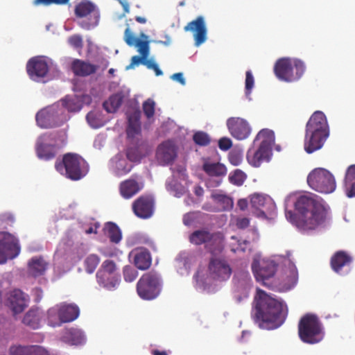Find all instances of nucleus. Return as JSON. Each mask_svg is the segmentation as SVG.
Wrapping results in <instances>:
<instances>
[{"instance_id":"43","label":"nucleus","mask_w":355,"mask_h":355,"mask_svg":"<svg viewBox=\"0 0 355 355\" xmlns=\"http://www.w3.org/2000/svg\"><path fill=\"white\" fill-rule=\"evenodd\" d=\"M46 268L47 263L42 257H33L28 262V272L33 276L43 275Z\"/></svg>"},{"instance_id":"5","label":"nucleus","mask_w":355,"mask_h":355,"mask_svg":"<svg viewBox=\"0 0 355 355\" xmlns=\"http://www.w3.org/2000/svg\"><path fill=\"white\" fill-rule=\"evenodd\" d=\"M232 272L229 263L224 259L212 258L209 264L208 275L205 277L201 272L196 275V287L200 291L213 293L216 289L214 282H225Z\"/></svg>"},{"instance_id":"21","label":"nucleus","mask_w":355,"mask_h":355,"mask_svg":"<svg viewBox=\"0 0 355 355\" xmlns=\"http://www.w3.org/2000/svg\"><path fill=\"white\" fill-rule=\"evenodd\" d=\"M171 170L173 176L166 181V187L167 191L173 196L180 198L187 193V189L182 185V182H178L177 179H180L181 182H184L185 184L187 183L186 169L184 166H178L176 168H171Z\"/></svg>"},{"instance_id":"41","label":"nucleus","mask_w":355,"mask_h":355,"mask_svg":"<svg viewBox=\"0 0 355 355\" xmlns=\"http://www.w3.org/2000/svg\"><path fill=\"white\" fill-rule=\"evenodd\" d=\"M42 313L38 309H31L23 318V323L33 329H39L41 326Z\"/></svg>"},{"instance_id":"27","label":"nucleus","mask_w":355,"mask_h":355,"mask_svg":"<svg viewBox=\"0 0 355 355\" xmlns=\"http://www.w3.org/2000/svg\"><path fill=\"white\" fill-rule=\"evenodd\" d=\"M8 300L14 313H19L28 306L29 297L21 290L15 289L10 293Z\"/></svg>"},{"instance_id":"8","label":"nucleus","mask_w":355,"mask_h":355,"mask_svg":"<svg viewBox=\"0 0 355 355\" xmlns=\"http://www.w3.org/2000/svg\"><path fill=\"white\" fill-rule=\"evenodd\" d=\"M305 71L303 62L295 58L279 59L274 67V72L278 79L285 82L298 80Z\"/></svg>"},{"instance_id":"29","label":"nucleus","mask_w":355,"mask_h":355,"mask_svg":"<svg viewBox=\"0 0 355 355\" xmlns=\"http://www.w3.org/2000/svg\"><path fill=\"white\" fill-rule=\"evenodd\" d=\"M203 170L210 177H216L218 179L214 181V184L211 182H208L209 187H218L221 183V177L225 175L227 173V168L225 165L220 163H215L211 162H206L203 164Z\"/></svg>"},{"instance_id":"63","label":"nucleus","mask_w":355,"mask_h":355,"mask_svg":"<svg viewBox=\"0 0 355 355\" xmlns=\"http://www.w3.org/2000/svg\"><path fill=\"white\" fill-rule=\"evenodd\" d=\"M171 79H172L174 81L178 82L182 85H186V80H185V79L184 78V75L181 72L173 74L171 76Z\"/></svg>"},{"instance_id":"20","label":"nucleus","mask_w":355,"mask_h":355,"mask_svg":"<svg viewBox=\"0 0 355 355\" xmlns=\"http://www.w3.org/2000/svg\"><path fill=\"white\" fill-rule=\"evenodd\" d=\"M178 146L173 140H166L157 147L155 160L159 165L169 166L176 159Z\"/></svg>"},{"instance_id":"40","label":"nucleus","mask_w":355,"mask_h":355,"mask_svg":"<svg viewBox=\"0 0 355 355\" xmlns=\"http://www.w3.org/2000/svg\"><path fill=\"white\" fill-rule=\"evenodd\" d=\"M73 240L72 236H67L59 243L57 250L55 253L54 259L55 261L62 257L69 255L73 250Z\"/></svg>"},{"instance_id":"28","label":"nucleus","mask_w":355,"mask_h":355,"mask_svg":"<svg viewBox=\"0 0 355 355\" xmlns=\"http://www.w3.org/2000/svg\"><path fill=\"white\" fill-rule=\"evenodd\" d=\"M89 97L88 96H67L60 103V107H63L65 113L67 112H78L81 110L84 103H89Z\"/></svg>"},{"instance_id":"25","label":"nucleus","mask_w":355,"mask_h":355,"mask_svg":"<svg viewBox=\"0 0 355 355\" xmlns=\"http://www.w3.org/2000/svg\"><path fill=\"white\" fill-rule=\"evenodd\" d=\"M235 295L234 297L238 302L242 299L248 297L249 291L252 288V279L248 272H242L236 275L235 277Z\"/></svg>"},{"instance_id":"17","label":"nucleus","mask_w":355,"mask_h":355,"mask_svg":"<svg viewBox=\"0 0 355 355\" xmlns=\"http://www.w3.org/2000/svg\"><path fill=\"white\" fill-rule=\"evenodd\" d=\"M51 60L44 56H36L29 60L26 64L30 78L35 82L45 83L48 78Z\"/></svg>"},{"instance_id":"50","label":"nucleus","mask_w":355,"mask_h":355,"mask_svg":"<svg viewBox=\"0 0 355 355\" xmlns=\"http://www.w3.org/2000/svg\"><path fill=\"white\" fill-rule=\"evenodd\" d=\"M231 250L234 252H244L249 245V242L246 240L241 241L237 237L233 236L231 237L230 243Z\"/></svg>"},{"instance_id":"6","label":"nucleus","mask_w":355,"mask_h":355,"mask_svg":"<svg viewBox=\"0 0 355 355\" xmlns=\"http://www.w3.org/2000/svg\"><path fill=\"white\" fill-rule=\"evenodd\" d=\"M140 39L135 37L132 32L129 28H126L125 31L124 40L129 46H135L137 48V51L141 54V57L135 55L131 59L130 64L125 67L126 70H129L135 68L136 66L142 64L147 67L150 69H153L156 76L162 75V70L159 68L158 64L155 62L154 59H148L149 55V42L148 36L141 33L140 34Z\"/></svg>"},{"instance_id":"1","label":"nucleus","mask_w":355,"mask_h":355,"mask_svg":"<svg viewBox=\"0 0 355 355\" xmlns=\"http://www.w3.org/2000/svg\"><path fill=\"white\" fill-rule=\"evenodd\" d=\"M286 218L301 232L322 227L328 219L329 207L308 194L292 193L285 200Z\"/></svg>"},{"instance_id":"44","label":"nucleus","mask_w":355,"mask_h":355,"mask_svg":"<svg viewBox=\"0 0 355 355\" xmlns=\"http://www.w3.org/2000/svg\"><path fill=\"white\" fill-rule=\"evenodd\" d=\"M128 125L127 128V135L129 139H137V137L140 132V123L139 120V114L134 113L128 116Z\"/></svg>"},{"instance_id":"47","label":"nucleus","mask_w":355,"mask_h":355,"mask_svg":"<svg viewBox=\"0 0 355 355\" xmlns=\"http://www.w3.org/2000/svg\"><path fill=\"white\" fill-rule=\"evenodd\" d=\"M62 315L60 311V307L58 304L51 307L47 311V320L49 325L55 327L60 326L62 323H64L62 319Z\"/></svg>"},{"instance_id":"32","label":"nucleus","mask_w":355,"mask_h":355,"mask_svg":"<svg viewBox=\"0 0 355 355\" xmlns=\"http://www.w3.org/2000/svg\"><path fill=\"white\" fill-rule=\"evenodd\" d=\"M144 187L141 180L130 178L121 182L119 191L121 196L129 199L136 195Z\"/></svg>"},{"instance_id":"39","label":"nucleus","mask_w":355,"mask_h":355,"mask_svg":"<svg viewBox=\"0 0 355 355\" xmlns=\"http://www.w3.org/2000/svg\"><path fill=\"white\" fill-rule=\"evenodd\" d=\"M344 190L348 198L355 197V164L349 166L346 171Z\"/></svg>"},{"instance_id":"58","label":"nucleus","mask_w":355,"mask_h":355,"mask_svg":"<svg viewBox=\"0 0 355 355\" xmlns=\"http://www.w3.org/2000/svg\"><path fill=\"white\" fill-rule=\"evenodd\" d=\"M69 44L73 48L80 49L83 47V38L80 35H73L68 38Z\"/></svg>"},{"instance_id":"53","label":"nucleus","mask_w":355,"mask_h":355,"mask_svg":"<svg viewBox=\"0 0 355 355\" xmlns=\"http://www.w3.org/2000/svg\"><path fill=\"white\" fill-rule=\"evenodd\" d=\"M254 85V78L251 71H247L245 80V91L246 97L250 100V94Z\"/></svg>"},{"instance_id":"36","label":"nucleus","mask_w":355,"mask_h":355,"mask_svg":"<svg viewBox=\"0 0 355 355\" xmlns=\"http://www.w3.org/2000/svg\"><path fill=\"white\" fill-rule=\"evenodd\" d=\"M62 339L68 344L78 345L85 343L86 336L81 329L71 328L64 331Z\"/></svg>"},{"instance_id":"51","label":"nucleus","mask_w":355,"mask_h":355,"mask_svg":"<svg viewBox=\"0 0 355 355\" xmlns=\"http://www.w3.org/2000/svg\"><path fill=\"white\" fill-rule=\"evenodd\" d=\"M230 182L236 186H241L246 179V175L240 169H236L229 175Z\"/></svg>"},{"instance_id":"15","label":"nucleus","mask_w":355,"mask_h":355,"mask_svg":"<svg viewBox=\"0 0 355 355\" xmlns=\"http://www.w3.org/2000/svg\"><path fill=\"white\" fill-rule=\"evenodd\" d=\"M75 14L83 19L78 24L84 29L89 30L96 27L99 22L100 12L96 6L92 2L83 0L75 8Z\"/></svg>"},{"instance_id":"12","label":"nucleus","mask_w":355,"mask_h":355,"mask_svg":"<svg viewBox=\"0 0 355 355\" xmlns=\"http://www.w3.org/2000/svg\"><path fill=\"white\" fill-rule=\"evenodd\" d=\"M307 183L312 189L322 193H333L336 188L334 175L323 168L311 171L307 177Z\"/></svg>"},{"instance_id":"64","label":"nucleus","mask_w":355,"mask_h":355,"mask_svg":"<svg viewBox=\"0 0 355 355\" xmlns=\"http://www.w3.org/2000/svg\"><path fill=\"white\" fill-rule=\"evenodd\" d=\"M195 218L194 214L189 213L184 216L183 217V223L185 225L189 226L191 225L193 222Z\"/></svg>"},{"instance_id":"16","label":"nucleus","mask_w":355,"mask_h":355,"mask_svg":"<svg viewBox=\"0 0 355 355\" xmlns=\"http://www.w3.org/2000/svg\"><path fill=\"white\" fill-rule=\"evenodd\" d=\"M189 241L195 245L205 243L206 248L213 254L220 253L223 249V239L220 234H210L205 230H197L189 236Z\"/></svg>"},{"instance_id":"7","label":"nucleus","mask_w":355,"mask_h":355,"mask_svg":"<svg viewBox=\"0 0 355 355\" xmlns=\"http://www.w3.org/2000/svg\"><path fill=\"white\" fill-rule=\"evenodd\" d=\"M55 169L61 175L73 180H78L88 172V164L76 154L68 153L64 155L61 162H56Z\"/></svg>"},{"instance_id":"14","label":"nucleus","mask_w":355,"mask_h":355,"mask_svg":"<svg viewBox=\"0 0 355 355\" xmlns=\"http://www.w3.org/2000/svg\"><path fill=\"white\" fill-rule=\"evenodd\" d=\"M253 214L257 218L272 220L276 216V205L268 195L255 193L249 196Z\"/></svg>"},{"instance_id":"42","label":"nucleus","mask_w":355,"mask_h":355,"mask_svg":"<svg viewBox=\"0 0 355 355\" xmlns=\"http://www.w3.org/2000/svg\"><path fill=\"white\" fill-rule=\"evenodd\" d=\"M257 140L261 141L259 148L263 150H268L271 153L272 145L275 143V134L273 131L268 129L261 130L256 137L255 141Z\"/></svg>"},{"instance_id":"35","label":"nucleus","mask_w":355,"mask_h":355,"mask_svg":"<svg viewBox=\"0 0 355 355\" xmlns=\"http://www.w3.org/2000/svg\"><path fill=\"white\" fill-rule=\"evenodd\" d=\"M130 257L133 259L135 265L140 270H146L151 264L150 254L145 249L132 250L130 254Z\"/></svg>"},{"instance_id":"13","label":"nucleus","mask_w":355,"mask_h":355,"mask_svg":"<svg viewBox=\"0 0 355 355\" xmlns=\"http://www.w3.org/2000/svg\"><path fill=\"white\" fill-rule=\"evenodd\" d=\"M162 282L158 274L149 272L144 274L137 284L139 296L146 300L155 299L160 293Z\"/></svg>"},{"instance_id":"33","label":"nucleus","mask_w":355,"mask_h":355,"mask_svg":"<svg viewBox=\"0 0 355 355\" xmlns=\"http://www.w3.org/2000/svg\"><path fill=\"white\" fill-rule=\"evenodd\" d=\"M195 257L187 252H182L175 259L177 271L181 275L189 274L191 265L195 262Z\"/></svg>"},{"instance_id":"61","label":"nucleus","mask_w":355,"mask_h":355,"mask_svg":"<svg viewBox=\"0 0 355 355\" xmlns=\"http://www.w3.org/2000/svg\"><path fill=\"white\" fill-rule=\"evenodd\" d=\"M232 146V141L230 138L223 137L218 141V147L220 150L226 151Z\"/></svg>"},{"instance_id":"55","label":"nucleus","mask_w":355,"mask_h":355,"mask_svg":"<svg viewBox=\"0 0 355 355\" xmlns=\"http://www.w3.org/2000/svg\"><path fill=\"white\" fill-rule=\"evenodd\" d=\"M138 276V272L133 267L126 266L123 268V277L125 282H132Z\"/></svg>"},{"instance_id":"54","label":"nucleus","mask_w":355,"mask_h":355,"mask_svg":"<svg viewBox=\"0 0 355 355\" xmlns=\"http://www.w3.org/2000/svg\"><path fill=\"white\" fill-rule=\"evenodd\" d=\"M229 160L234 166L239 165L243 160V150L241 149H233L229 153Z\"/></svg>"},{"instance_id":"24","label":"nucleus","mask_w":355,"mask_h":355,"mask_svg":"<svg viewBox=\"0 0 355 355\" xmlns=\"http://www.w3.org/2000/svg\"><path fill=\"white\" fill-rule=\"evenodd\" d=\"M184 30L193 33L196 46H200L207 40V30L205 18L202 16H199L195 20L188 23Z\"/></svg>"},{"instance_id":"48","label":"nucleus","mask_w":355,"mask_h":355,"mask_svg":"<svg viewBox=\"0 0 355 355\" xmlns=\"http://www.w3.org/2000/svg\"><path fill=\"white\" fill-rule=\"evenodd\" d=\"M103 232L112 242L118 243L122 238L119 228L113 223H107L103 229Z\"/></svg>"},{"instance_id":"45","label":"nucleus","mask_w":355,"mask_h":355,"mask_svg":"<svg viewBox=\"0 0 355 355\" xmlns=\"http://www.w3.org/2000/svg\"><path fill=\"white\" fill-rule=\"evenodd\" d=\"M71 68L76 75L82 76H88L96 71L94 65L80 60H75L72 62Z\"/></svg>"},{"instance_id":"59","label":"nucleus","mask_w":355,"mask_h":355,"mask_svg":"<svg viewBox=\"0 0 355 355\" xmlns=\"http://www.w3.org/2000/svg\"><path fill=\"white\" fill-rule=\"evenodd\" d=\"M14 222V218L11 214L5 213L0 214V227H6Z\"/></svg>"},{"instance_id":"3","label":"nucleus","mask_w":355,"mask_h":355,"mask_svg":"<svg viewBox=\"0 0 355 355\" xmlns=\"http://www.w3.org/2000/svg\"><path fill=\"white\" fill-rule=\"evenodd\" d=\"M254 319L261 328L273 329L280 327L285 321L288 309L286 304L272 295L257 289L254 297Z\"/></svg>"},{"instance_id":"56","label":"nucleus","mask_w":355,"mask_h":355,"mask_svg":"<svg viewBox=\"0 0 355 355\" xmlns=\"http://www.w3.org/2000/svg\"><path fill=\"white\" fill-rule=\"evenodd\" d=\"M155 103L152 99H148L143 103V110L148 119L153 116L155 113Z\"/></svg>"},{"instance_id":"57","label":"nucleus","mask_w":355,"mask_h":355,"mask_svg":"<svg viewBox=\"0 0 355 355\" xmlns=\"http://www.w3.org/2000/svg\"><path fill=\"white\" fill-rule=\"evenodd\" d=\"M193 140L196 144L200 146H206L209 143L208 135L204 132H197L193 135Z\"/></svg>"},{"instance_id":"38","label":"nucleus","mask_w":355,"mask_h":355,"mask_svg":"<svg viewBox=\"0 0 355 355\" xmlns=\"http://www.w3.org/2000/svg\"><path fill=\"white\" fill-rule=\"evenodd\" d=\"M58 306L62 315V319L64 322H72L79 316L80 311L76 304L60 303Z\"/></svg>"},{"instance_id":"10","label":"nucleus","mask_w":355,"mask_h":355,"mask_svg":"<svg viewBox=\"0 0 355 355\" xmlns=\"http://www.w3.org/2000/svg\"><path fill=\"white\" fill-rule=\"evenodd\" d=\"M299 336L306 343L315 344L321 341L324 336L322 325L318 318L312 314H306L300 321Z\"/></svg>"},{"instance_id":"49","label":"nucleus","mask_w":355,"mask_h":355,"mask_svg":"<svg viewBox=\"0 0 355 355\" xmlns=\"http://www.w3.org/2000/svg\"><path fill=\"white\" fill-rule=\"evenodd\" d=\"M123 96L117 93L111 96L107 101L103 103L105 110L109 113L115 112L121 104Z\"/></svg>"},{"instance_id":"62","label":"nucleus","mask_w":355,"mask_h":355,"mask_svg":"<svg viewBox=\"0 0 355 355\" xmlns=\"http://www.w3.org/2000/svg\"><path fill=\"white\" fill-rule=\"evenodd\" d=\"M250 224V220L248 218H238L236 225L239 228L243 229L247 227Z\"/></svg>"},{"instance_id":"37","label":"nucleus","mask_w":355,"mask_h":355,"mask_svg":"<svg viewBox=\"0 0 355 355\" xmlns=\"http://www.w3.org/2000/svg\"><path fill=\"white\" fill-rule=\"evenodd\" d=\"M211 198L218 205V211H229L233 208V199L225 194L223 191H215L212 193Z\"/></svg>"},{"instance_id":"52","label":"nucleus","mask_w":355,"mask_h":355,"mask_svg":"<svg viewBox=\"0 0 355 355\" xmlns=\"http://www.w3.org/2000/svg\"><path fill=\"white\" fill-rule=\"evenodd\" d=\"M99 258L95 254H90L85 261V269L88 273H92L99 263Z\"/></svg>"},{"instance_id":"26","label":"nucleus","mask_w":355,"mask_h":355,"mask_svg":"<svg viewBox=\"0 0 355 355\" xmlns=\"http://www.w3.org/2000/svg\"><path fill=\"white\" fill-rule=\"evenodd\" d=\"M154 201L150 196H141L132 205L135 214L139 218H148L153 214Z\"/></svg>"},{"instance_id":"9","label":"nucleus","mask_w":355,"mask_h":355,"mask_svg":"<svg viewBox=\"0 0 355 355\" xmlns=\"http://www.w3.org/2000/svg\"><path fill=\"white\" fill-rule=\"evenodd\" d=\"M143 155L141 153V147L128 148L127 153H118L109 161V170L114 175L121 177L128 173L132 168V162H139Z\"/></svg>"},{"instance_id":"46","label":"nucleus","mask_w":355,"mask_h":355,"mask_svg":"<svg viewBox=\"0 0 355 355\" xmlns=\"http://www.w3.org/2000/svg\"><path fill=\"white\" fill-rule=\"evenodd\" d=\"M86 120L89 125L92 128H99L105 123V119L102 112L97 110L89 112L86 116Z\"/></svg>"},{"instance_id":"2","label":"nucleus","mask_w":355,"mask_h":355,"mask_svg":"<svg viewBox=\"0 0 355 355\" xmlns=\"http://www.w3.org/2000/svg\"><path fill=\"white\" fill-rule=\"evenodd\" d=\"M252 269L258 282L272 289L285 291L297 281V270L289 257L277 255L273 259H254Z\"/></svg>"},{"instance_id":"19","label":"nucleus","mask_w":355,"mask_h":355,"mask_svg":"<svg viewBox=\"0 0 355 355\" xmlns=\"http://www.w3.org/2000/svg\"><path fill=\"white\" fill-rule=\"evenodd\" d=\"M20 252L18 240L8 232H0V264L15 258Z\"/></svg>"},{"instance_id":"30","label":"nucleus","mask_w":355,"mask_h":355,"mask_svg":"<svg viewBox=\"0 0 355 355\" xmlns=\"http://www.w3.org/2000/svg\"><path fill=\"white\" fill-rule=\"evenodd\" d=\"M10 355H51L44 347L37 345H15L10 348Z\"/></svg>"},{"instance_id":"60","label":"nucleus","mask_w":355,"mask_h":355,"mask_svg":"<svg viewBox=\"0 0 355 355\" xmlns=\"http://www.w3.org/2000/svg\"><path fill=\"white\" fill-rule=\"evenodd\" d=\"M69 0H35L34 3L35 5L44 4L46 6L51 4H58L63 5L69 2Z\"/></svg>"},{"instance_id":"11","label":"nucleus","mask_w":355,"mask_h":355,"mask_svg":"<svg viewBox=\"0 0 355 355\" xmlns=\"http://www.w3.org/2000/svg\"><path fill=\"white\" fill-rule=\"evenodd\" d=\"M69 119L60 103H55L40 110L35 116L36 123L42 128H51L60 125Z\"/></svg>"},{"instance_id":"31","label":"nucleus","mask_w":355,"mask_h":355,"mask_svg":"<svg viewBox=\"0 0 355 355\" xmlns=\"http://www.w3.org/2000/svg\"><path fill=\"white\" fill-rule=\"evenodd\" d=\"M352 258L344 252H337L332 258L331 264L333 270L340 275L347 274L350 270Z\"/></svg>"},{"instance_id":"4","label":"nucleus","mask_w":355,"mask_h":355,"mask_svg":"<svg viewBox=\"0 0 355 355\" xmlns=\"http://www.w3.org/2000/svg\"><path fill=\"white\" fill-rule=\"evenodd\" d=\"M329 135V128L324 114L320 111L315 112L306 126L304 137V150L312 153L320 149Z\"/></svg>"},{"instance_id":"22","label":"nucleus","mask_w":355,"mask_h":355,"mask_svg":"<svg viewBox=\"0 0 355 355\" xmlns=\"http://www.w3.org/2000/svg\"><path fill=\"white\" fill-rule=\"evenodd\" d=\"M55 137L53 134H44L40 136L36 144V151L39 158L48 160L55 154L54 147L58 145Z\"/></svg>"},{"instance_id":"18","label":"nucleus","mask_w":355,"mask_h":355,"mask_svg":"<svg viewBox=\"0 0 355 355\" xmlns=\"http://www.w3.org/2000/svg\"><path fill=\"white\" fill-rule=\"evenodd\" d=\"M116 270L115 263L112 261H105L96 273V278L98 284L107 290H114L119 284V276L114 273Z\"/></svg>"},{"instance_id":"23","label":"nucleus","mask_w":355,"mask_h":355,"mask_svg":"<svg viewBox=\"0 0 355 355\" xmlns=\"http://www.w3.org/2000/svg\"><path fill=\"white\" fill-rule=\"evenodd\" d=\"M227 126L231 135L238 140L248 138L251 133L248 122L240 117H231L227 120Z\"/></svg>"},{"instance_id":"34","label":"nucleus","mask_w":355,"mask_h":355,"mask_svg":"<svg viewBox=\"0 0 355 355\" xmlns=\"http://www.w3.org/2000/svg\"><path fill=\"white\" fill-rule=\"evenodd\" d=\"M271 155L270 150L259 147L257 150L249 149L247 153V160L251 166L259 167L263 162H268Z\"/></svg>"}]
</instances>
